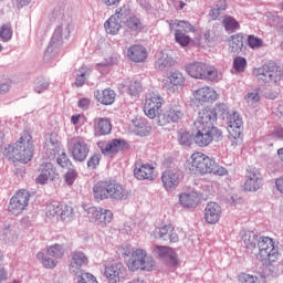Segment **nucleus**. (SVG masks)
I'll list each match as a JSON object with an SVG mask.
<instances>
[{"instance_id": "nucleus-51", "label": "nucleus", "mask_w": 283, "mask_h": 283, "mask_svg": "<svg viewBox=\"0 0 283 283\" xmlns=\"http://www.w3.org/2000/svg\"><path fill=\"white\" fill-rule=\"evenodd\" d=\"M60 156L56 158V163L57 165H60V167H62L63 169H66L67 167H72V161H70L67 159V155H65V151H63L62 149H60L59 153Z\"/></svg>"}, {"instance_id": "nucleus-46", "label": "nucleus", "mask_w": 283, "mask_h": 283, "mask_svg": "<svg viewBox=\"0 0 283 283\" xmlns=\"http://www.w3.org/2000/svg\"><path fill=\"white\" fill-rule=\"evenodd\" d=\"M128 94L130 96H138L143 92V83L138 80H133L128 83Z\"/></svg>"}, {"instance_id": "nucleus-47", "label": "nucleus", "mask_w": 283, "mask_h": 283, "mask_svg": "<svg viewBox=\"0 0 283 283\" xmlns=\"http://www.w3.org/2000/svg\"><path fill=\"white\" fill-rule=\"evenodd\" d=\"M61 205L62 203H52L48 207L46 216L48 218H61Z\"/></svg>"}, {"instance_id": "nucleus-1", "label": "nucleus", "mask_w": 283, "mask_h": 283, "mask_svg": "<svg viewBox=\"0 0 283 283\" xmlns=\"http://www.w3.org/2000/svg\"><path fill=\"white\" fill-rule=\"evenodd\" d=\"M53 17L57 23L53 36L46 51L44 52V60L50 61L59 53V48L63 45V39H70L71 32L74 30L72 24V17L65 12V9H54Z\"/></svg>"}, {"instance_id": "nucleus-30", "label": "nucleus", "mask_w": 283, "mask_h": 283, "mask_svg": "<svg viewBox=\"0 0 283 283\" xmlns=\"http://www.w3.org/2000/svg\"><path fill=\"white\" fill-rule=\"evenodd\" d=\"M94 96L97 103L102 105H112L116 101V93L113 90L105 88L103 91H95Z\"/></svg>"}, {"instance_id": "nucleus-64", "label": "nucleus", "mask_w": 283, "mask_h": 283, "mask_svg": "<svg viewBox=\"0 0 283 283\" xmlns=\"http://www.w3.org/2000/svg\"><path fill=\"white\" fill-rule=\"evenodd\" d=\"M272 136L275 138H279L280 140H283V128L282 127H275L272 130Z\"/></svg>"}, {"instance_id": "nucleus-18", "label": "nucleus", "mask_w": 283, "mask_h": 283, "mask_svg": "<svg viewBox=\"0 0 283 283\" xmlns=\"http://www.w3.org/2000/svg\"><path fill=\"white\" fill-rule=\"evenodd\" d=\"M70 145L72 146V156L77 163H83L90 154V146L83 138L75 137L71 139Z\"/></svg>"}, {"instance_id": "nucleus-21", "label": "nucleus", "mask_w": 283, "mask_h": 283, "mask_svg": "<svg viewBox=\"0 0 283 283\" xmlns=\"http://www.w3.org/2000/svg\"><path fill=\"white\" fill-rule=\"evenodd\" d=\"M90 264V259L83 251H73L71 253V262H70V271L74 273V275H80L81 269L83 266H87Z\"/></svg>"}, {"instance_id": "nucleus-54", "label": "nucleus", "mask_w": 283, "mask_h": 283, "mask_svg": "<svg viewBox=\"0 0 283 283\" xmlns=\"http://www.w3.org/2000/svg\"><path fill=\"white\" fill-rule=\"evenodd\" d=\"M245 102L250 105V107H258V103H260V94L258 92L248 93L245 96Z\"/></svg>"}, {"instance_id": "nucleus-56", "label": "nucleus", "mask_w": 283, "mask_h": 283, "mask_svg": "<svg viewBox=\"0 0 283 283\" xmlns=\"http://www.w3.org/2000/svg\"><path fill=\"white\" fill-rule=\"evenodd\" d=\"M233 67L237 72H244L247 69V59L239 56L233 61Z\"/></svg>"}, {"instance_id": "nucleus-55", "label": "nucleus", "mask_w": 283, "mask_h": 283, "mask_svg": "<svg viewBox=\"0 0 283 283\" xmlns=\"http://www.w3.org/2000/svg\"><path fill=\"white\" fill-rule=\"evenodd\" d=\"M227 10V1H222L221 4H217V8L212 9L210 12V17L213 21L220 17V12H224Z\"/></svg>"}, {"instance_id": "nucleus-26", "label": "nucleus", "mask_w": 283, "mask_h": 283, "mask_svg": "<svg viewBox=\"0 0 283 283\" xmlns=\"http://www.w3.org/2000/svg\"><path fill=\"white\" fill-rule=\"evenodd\" d=\"M126 143L123 139H113L108 142L105 146H102V154L104 156H108V158H112V156H115V154H118V151H123L126 147Z\"/></svg>"}, {"instance_id": "nucleus-62", "label": "nucleus", "mask_w": 283, "mask_h": 283, "mask_svg": "<svg viewBox=\"0 0 283 283\" xmlns=\"http://www.w3.org/2000/svg\"><path fill=\"white\" fill-rule=\"evenodd\" d=\"M90 103L91 101L87 97L80 98L77 102V107H80V109H90Z\"/></svg>"}, {"instance_id": "nucleus-9", "label": "nucleus", "mask_w": 283, "mask_h": 283, "mask_svg": "<svg viewBox=\"0 0 283 283\" xmlns=\"http://www.w3.org/2000/svg\"><path fill=\"white\" fill-rule=\"evenodd\" d=\"M170 32H175V41L181 48H187L191 42V38L187 35L189 32H196V27L185 20H170L169 21Z\"/></svg>"}, {"instance_id": "nucleus-4", "label": "nucleus", "mask_w": 283, "mask_h": 283, "mask_svg": "<svg viewBox=\"0 0 283 283\" xmlns=\"http://www.w3.org/2000/svg\"><path fill=\"white\" fill-rule=\"evenodd\" d=\"M4 155L8 156L10 160H18L24 165L30 163V160H32V156H34V144L32 143V135H30L28 132H24L18 142L14 143V145H9L4 149Z\"/></svg>"}, {"instance_id": "nucleus-49", "label": "nucleus", "mask_w": 283, "mask_h": 283, "mask_svg": "<svg viewBox=\"0 0 283 283\" xmlns=\"http://www.w3.org/2000/svg\"><path fill=\"white\" fill-rule=\"evenodd\" d=\"M49 87L50 83L43 78H39L34 82V92H36V94H43Z\"/></svg>"}, {"instance_id": "nucleus-60", "label": "nucleus", "mask_w": 283, "mask_h": 283, "mask_svg": "<svg viewBox=\"0 0 283 283\" xmlns=\"http://www.w3.org/2000/svg\"><path fill=\"white\" fill-rule=\"evenodd\" d=\"M13 8H18V10H21V8H25V6H30L32 3V0H11Z\"/></svg>"}, {"instance_id": "nucleus-2", "label": "nucleus", "mask_w": 283, "mask_h": 283, "mask_svg": "<svg viewBox=\"0 0 283 283\" xmlns=\"http://www.w3.org/2000/svg\"><path fill=\"white\" fill-rule=\"evenodd\" d=\"M242 240L248 251H253L258 244V259L263 262V264H271V262H275L280 259V248L272 238L261 237L258 239L254 231H247L242 235Z\"/></svg>"}, {"instance_id": "nucleus-36", "label": "nucleus", "mask_w": 283, "mask_h": 283, "mask_svg": "<svg viewBox=\"0 0 283 283\" xmlns=\"http://www.w3.org/2000/svg\"><path fill=\"white\" fill-rule=\"evenodd\" d=\"M46 147L51 156H56L61 151V143H59V135L56 133L46 136Z\"/></svg>"}, {"instance_id": "nucleus-3", "label": "nucleus", "mask_w": 283, "mask_h": 283, "mask_svg": "<svg viewBox=\"0 0 283 283\" xmlns=\"http://www.w3.org/2000/svg\"><path fill=\"white\" fill-rule=\"evenodd\" d=\"M186 169L195 176H205L206 174H213V176H227V168L218 165L216 160L202 153H195L186 163Z\"/></svg>"}, {"instance_id": "nucleus-28", "label": "nucleus", "mask_w": 283, "mask_h": 283, "mask_svg": "<svg viewBox=\"0 0 283 283\" xmlns=\"http://www.w3.org/2000/svg\"><path fill=\"white\" fill-rule=\"evenodd\" d=\"M127 56L135 63H143L147 59V51L140 44H134L128 48Z\"/></svg>"}, {"instance_id": "nucleus-5", "label": "nucleus", "mask_w": 283, "mask_h": 283, "mask_svg": "<svg viewBox=\"0 0 283 283\" xmlns=\"http://www.w3.org/2000/svg\"><path fill=\"white\" fill-rule=\"evenodd\" d=\"M93 196L97 202L101 200H128L129 191L117 181H99L93 187Z\"/></svg>"}, {"instance_id": "nucleus-13", "label": "nucleus", "mask_w": 283, "mask_h": 283, "mask_svg": "<svg viewBox=\"0 0 283 283\" xmlns=\"http://www.w3.org/2000/svg\"><path fill=\"white\" fill-rule=\"evenodd\" d=\"M163 103H165V101L160 94L154 92L148 93L144 103V114H146L148 118H156V116L158 117Z\"/></svg>"}, {"instance_id": "nucleus-15", "label": "nucleus", "mask_w": 283, "mask_h": 283, "mask_svg": "<svg viewBox=\"0 0 283 283\" xmlns=\"http://www.w3.org/2000/svg\"><path fill=\"white\" fill-rule=\"evenodd\" d=\"M87 218L91 222H96L97 224H102V227H107V224L112 222L114 213L112 210H107L105 208L91 207L87 210Z\"/></svg>"}, {"instance_id": "nucleus-34", "label": "nucleus", "mask_w": 283, "mask_h": 283, "mask_svg": "<svg viewBox=\"0 0 283 283\" xmlns=\"http://www.w3.org/2000/svg\"><path fill=\"white\" fill-rule=\"evenodd\" d=\"M135 178L137 180H153L154 178V167L150 165H142L139 168L136 167L134 170Z\"/></svg>"}, {"instance_id": "nucleus-11", "label": "nucleus", "mask_w": 283, "mask_h": 283, "mask_svg": "<svg viewBox=\"0 0 283 283\" xmlns=\"http://www.w3.org/2000/svg\"><path fill=\"white\" fill-rule=\"evenodd\" d=\"M30 192L25 189L19 190L11 199L8 211L11 216H21L28 209Z\"/></svg>"}, {"instance_id": "nucleus-31", "label": "nucleus", "mask_w": 283, "mask_h": 283, "mask_svg": "<svg viewBox=\"0 0 283 283\" xmlns=\"http://www.w3.org/2000/svg\"><path fill=\"white\" fill-rule=\"evenodd\" d=\"M176 63L174 57L169 55L167 51H161L157 55V60L155 62L156 70H169V67H172V65Z\"/></svg>"}, {"instance_id": "nucleus-29", "label": "nucleus", "mask_w": 283, "mask_h": 283, "mask_svg": "<svg viewBox=\"0 0 283 283\" xmlns=\"http://www.w3.org/2000/svg\"><path fill=\"white\" fill-rule=\"evenodd\" d=\"M124 27L128 32H133V34H138L143 32L145 24H143V19L138 15H130L124 21Z\"/></svg>"}, {"instance_id": "nucleus-44", "label": "nucleus", "mask_w": 283, "mask_h": 283, "mask_svg": "<svg viewBox=\"0 0 283 283\" xmlns=\"http://www.w3.org/2000/svg\"><path fill=\"white\" fill-rule=\"evenodd\" d=\"M46 253L50 258H54V260H61L65 255V248L61 244H53L48 248Z\"/></svg>"}, {"instance_id": "nucleus-39", "label": "nucleus", "mask_w": 283, "mask_h": 283, "mask_svg": "<svg viewBox=\"0 0 283 283\" xmlns=\"http://www.w3.org/2000/svg\"><path fill=\"white\" fill-rule=\"evenodd\" d=\"M129 129L137 136H145L146 134H149V130H147V126H145V123H143L142 119H133L129 124Z\"/></svg>"}, {"instance_id": "nucleus-53", "label": "nucleus", "mask_w": 283, "mask_h": 283, "mask_svg": "<svg viewBox=\"0 0 283 283\" xmlns=\"http://www.w3.org/2000/svg\"><path fill=\"white\" fill-rule=\"evenodd\" d=\"M76 178H78V172L76 169H69L67 172L64 175V180L69 187H72L74 185Z\"/></svg>"}, {"instance_id": "nucleus-12", "label": "nucleus", "mask_w": 283, "mask_h": 283, "mask_svg": "<svg viewBox=\"0 0 283 283\" xmlns=\"http://www.w3.org/2000/svg\"><path fill=\"white\" fill-rule=\"evenodd\" d=\"M182 118H185L182 106L180 104H171L165 113L158 114L156 122L160 127H164L169 123H180Z\"/></svg>"}, {"instance_id": "nucleus-25", "label": "nucleus", "mask_w": 283, "mask_h": 283, "mask_svg": "<svg viewBox=\"0 0 283 283\" xmlns=\"http://www.w3.org/2000/svg\"><path fill=\"white\" fill-rule=\"evenodd\" d=\"M39 176L35 179L38 185H46L56 178V169H54V165L52 163H44L39 168Z\"/></svg>"}, {"instance_id": "nucleus-42", "label": "nucleus", "mask_w": 283, "mask_h": 283, "mask_svg": "<svg viewBox=\"0 0 283 283\" xmlns=\"http://www.w3.org/2000/svg\"><path fill=\"white\" fill-rule=\"evenodd\" d=\"M36 260H39L44 269H56L59 261L50 256H45L43 252H38Z\"/></svg>"}, {"instance_id": "nucleus-10", "label": "nucleus", "mask_w": 283, "mask_h": 283, "mask_svg": "<svg viewBox=\"0 0 283 283\" xmlns=\"http://www.w3.org/2000/svg\"><path fill=\"white\" fill-rule=\"evenodd\" d=\"M193 140L198 147H209L211 143L222 140V130L218 127H195Z\"/></svg>"}, {"instance_id": "nucleus-33", "label": "nucleus", "mask_w": 283, "mask_h": 283, "mask_svg": "<svg viewBox=\"0 0 283 283\" xmlns=\"http://www.w3.org/2000/svg\"><path fill=\"white\" fill-rule=\"evenodd\" d=\"M244 48V35L242 33L234 34L229 38V52L231 54H240Z\"/></svg>"}, {"instance_id": "nucleus-27", "label": "nucleus", "mask_w": 283, "mask_h": 283, "mask_svg": "<svg viewBox=\"0 0 283 283\" xmlns=\"http://www.w3.org/2000/svg\"><path fill=\"white\" fill-rule=\"evenodd\" d=\"M179 202L184 209H193L200 205V195L198 192H184L179 196Z\"/></svg>"}, {"instance_id": "nucleus-38", "label": "nucleus", "mask_w": 283, "mask_h": 283, "mask_svg": "<svg viewBox=\"0 0 283 283\" xmlns=\"http://www.w3.org/2000/svg\"><path fill=\"white\" fill-rule=\"evenodd\" d=\"M154 254L157 255V258H168L176 264V253L174 252V249L169 247H163L157 245L153 250Z\"/></svg>"}, {"instance_id": "nucleus-37", "label": "nucleus", "mask_w": 283, "mask_h": 283, "mask_svg": "<svg viewBox=\"0 0 283 283\" xmlns=\"http://www.w3.org/2000/svg\"><path fill=\"white\" fill-rule=\"evenodd\" d=\"M104 28L107 34L115 36V34H118L123 25L120 24V20L116 19L114 15H111L104 23Z\"/></svg>"}, {"instance_id": "nucleus-17", "label": "nucleus", "mask_w": 283, "mask_h": 283, "mask_svg": "<svg viewBox=\"0 0 283 283\" xmlns=\"http://www.w3.org/2000/svg\"><path fill=\"white\" fill-rule=\"evenodd\" d=\"M262 185L260 170L254 167H249L245 172V181L243 184L244 191H258Z\"/></svg>"}, {"instance_id": "nucleus-57", "label": "nucleus", "mask_w": 283, "mask_h": 283, "mask_svg": "<svg viewBox=\"0 0 283 283\" xmlns=\"http://www.w3.org/2000/svg\"><path fill=\"white\" fill-rule=\"evenodd\" d=\"M240 283H260V280L255 275H251L248 273H241L239 275Z\"/></svg>"}, {"instance_id": "nucleus-14", "label": "nucleus", "mask_w": 283, "mask_h": 283, "mask_svg": "<svg viewBox=\"0 0 283 283\" xmlns=\"http://www.w3.org/2000/svg\"><path fill=\"white\" fill-rule=\"evenodd\" d=\"M228 133L234 140H242V132L244 130V122L240 113H229L227 116Z\"/></svg>"}, {"instance_id": "nucleus-41", "label": "nucleus", "mask_w": 283, "mask_h": 283, "mask_svg": "<svg viewBox=\"0 0 283 283\" xmlns=\"http://www.w3.org/2000/svg\"><path fill=\"white\" fill-rule=\"evenodd\" d=\"M174 231V227L171 224L164 226L161 228H156L153 232L151 235L154 238H159L160 240H169V234Z\"/></svg>"}, {"instance_id": "nucleus-61", "label": "nucleus", "mask_w": 283, "mask_h": 283, "mask_svg": "<svg viewBox=\"0 0 283 283\" xmlns=\"http://www.w3.org/2000/svg\"><path fill=\"white\" fill-rule=\"evenodd\" d=\"M13 8H18V10H21V8H25V6H30L32 3V0H11Z\"/></svg>"}, {"instance_id": "nucleus-40", "label": "nucleus", "mask_w": 283, "mask_h": 283, "mask_svg": "<svg viewBox=\"0 0 283 283\" xmlns=\"http://www.w3.org/2000/svg\"><path fill=\"white\" fill-rule=\"evenodd\" d=\"M120 23L123 21H127L129 17H132V8H129V4H123L122 7H118L115 10V13L113 14Z\"/></svg>"}, {"instance_id": "nucleus-45", "label": "nucleus", "mask_w": 283, "mask_h": 283, "mask_svg": "<svg viewBox=\"0 0 283 283\" xmlns=\"http://www.w3.org/2000/svg\"><path fill=\"white\" fill-rule=\"evenodd\" d=\"M97 130L102 136H105L112 132V124L107 118H99L97 120Z\"/></svg>"}, {"instance_id": "nucleus-59", "label": "nucleus", "mask_w": 283, "mask_h": 283, "mask_svg": "<svg viewBox=\"0 0 283 283\" xmlns=\"http://www.w3.org/2000/svg\"><path fill=\"white\" fill-rule=\"evenodd\" d=\"M99 164L101 157L98 155H93L87 161V167L90 169H96V167H98Z\"/></svg>"}, {"instance_id": "nucleus-19", "label": "nucleus", "mask_w": 283, "mask_h": 283, "mask_svg": "<svg viewBox=\"0 0 283 283\" xmlns=\"http://www.w3.org/2000/svg\"><path fill=\"white\" fill-rule=\"evenodd\" d=\"M218 120V114L213 108L206 107L199 111L195 127H216L213 123Z\"/></svg>"}, {"instance_id": "nucleus-35", "label": "nucleus", "mask_w": 283, "mask_h": 283, "mask_svg": "<svg viewBox=\"0 0 283 283\" xmlns=\"http://www.w3.org/2000/svg\"><path fill=\"white\" fill-rule=\"evenodd\" d=\"M92 74V66L83 64L76 72L75 85L83 87Z\"/></svg>"}, {"instance_id": "nucleus-22", "label": "nucleus", "mask_w": 283, "mask_h": 283, "mask_svg": "<svg viewBox=\"0 0 283 283\" xmlns=\"http://www.w3.org/2000/svg\"><path fill=\"white\" fill-rule=\"evenodd\" d=\"M185 83V76L178 71L170 72L163 81V85L167 92L174 94Z\"/></svg>"}, {"instance_id": "nucleus-58", "label": "nucleus", "mask_w": 283, "mask_h": 283, "mask_svg": "<svg viewBox=\"0 0 283 283\" xmlns=\"http://www.w3.org/2000/svg\"><path fill=\"white\" fill-rule=\"evenodd\" d=\"M179 143L185 147H189L191 145V135L187 132L179 133Z\"/></svg>"}, {"instance_id": "nucleus-32", "label": "nucleus", "mask_w": 283, "mask_h": 283, "mask_svg": "<svg viewBox=\"0 0 283 283\" xmlns=\"http://www.w3.org/2000/svg\"><path fill=\"white\" fill-rule=\"evenodd\" d=\"M0 235L3 240H7V242H17V240H19L17 229H14L10 222H3L0 224Z\"/></svg>"}, {"instance_id": "nucleus-24", "label": "nucleus", "mask_w": 283, "mask_h": 283, "mask_svg": "<svg viewBox=\"0 0 283 283\" xmlns=\"http://www.w3.org/2000/svg\"><path fill=\"white\" fill-rule=\"evenodd\" d=\"M192 96L195 101H198L200 104L214 103V101H218V93L209 86H202L193 91Z\"/></svg>"}, {"instance_id": "nucleus-63", "label": "nucleus", "mask_w": 283, "mask_h": 283, "mask_svg": "<svg viewBox=\"0 0 283 283\" xmlns=\"http://www.w3.org/2000/svg\"><path fill=\"white\" fill-rule=\"evenodd\" d=\"M134 251H136V249L132 248L130 245H125V247L122 249V255H123V258H128V259H130V258H132V254L134 253Z\"/></svg>"}, {"instance_id": "nucleus-7", "label": "nucleus", "mask_w": 283, "mask_h": 283, "mask_svg": "<svg viewBox=\"0 0 283 283\" xmlns=\"http://www.w3.org/2000/svg\"><path fill=\"white\" fill-rule=\"evenodd\" d=\"M129 271H153L156 266V261L153 256L147 255L144 249L133 250L132 256L126 261Z\"/></svg>"}, {"instance_id": "nucleus-8", "label": "nucleus", "mask_w": 283, "mask_h": 283, "mask_svg": "<svg viewBox=\"0 0 283 283\" xmlns=\"http://www.w3.org/2000/svg\"><path fill=\"white\" fill-rule=\"evenodd\" d=\"M186 72L192 78H206L207 81H220L221 78L217 67L202 62H195L186 65Z\"/></svg>"}, {"instance_id": "nucleus-43", "label": "nucleus", "mask_w": 283, "mask_h": 283, "mask_svg": "<svg viewBox=\"0 0 283 283\" xmlns=\"http://www.w3.org/2000/svg\"><path fill=\"white\" fill-rule=\"evenodd\" d=\"M222 23L227 32H237V30H240V22L231 15H226Z\"/></svg>"}, {"instance_id": "nucleus-50", "label": "nucleus", "mask_w": 283, "mask_h": 283, "mask_svg": "<svg viewBox=\"0 0 283 283\" xmlns=\"http://www.w3.org/2000/svg\"><path fill=\"white\" fill-rule=\"evenodd\" d=\"M74 216V209L71 206L61 205L60 218L61 220H71Z\"/></svg>"}, {"instance_id": "nucleus-23", "label": "nucleus", "mask_w": 283, "mask_h": 283, "mask_svg": "<svg viewBox=\"0 0 283 283\" xmlns=\"http://www.w3.org/2000/svg\"><path fill=\"white\" fill-rule=\"evenodd\" d=\"M222 218V207L217 202L210 201L205 209V220L208 224H218Z\"/></svg>"}, {"instance_id": "nucleus-16", "label": "nucleus", "mask_w": 283, "mask_h": 283, "mask_svg": "<svg viewBox=\"0 0 283 283\" xmlns=\"http://www.w3.org/2000/svg\"><path fill=\"white\" fill-rule=\"evenodd\" d=\"M181 180L182 172L178 169H168L161 174V182L166 191H174Z\"/></svg>"}, {"instance_id": "nucleus-52", "label": "nucleus", "mask_w": 283, "mask_h": 283, "mask_svg": "<svg viewBox=\"0 0 283 283\" xmlns=\"http://www.w3.org/2000/svg\"><path fill=\"white\" fill-rule=\"evenodd\" d=\"M248 45L252 50H258V49L262 48V45H264V41H262V39H260L255 35H249L248 36Z\"/></svg>"}, {"instance_id": "nucleus-6", "label": "nucleus", "mask_w": 283, "mask_h": 283, "mask_svg": "<svg viewBox=\"0 0 283 283\" xmlns=\"http://www.w3.org/2000/svg\"><path fill=\"white\" fill-rule=\"evenodd\" d=\"M253 76L264 87H277L282 83L283 70L275 62H265L261 67L253 70Z\"/></svg>"}, {"instance_id": "nucleus-20", "label": "nucleus", "mask_w": 283, "mask_h": 283, "mask_svg": "<svg viewBox=\"0 0 283 283\" xmlns=\"http://www.w3.org/2000/svg\"><path fill=\"white\" fill-rule=\"evenodd\" d=\"M104 276L111 283H118L123 277H125V266L123 263H113L105 265Z\"/></svg>"}, {"instance_id": "nucleus-48", "label": "nucleus", "mask_w": 283, "mask_h": 283, "mask_svg": "<svg viewBox=\"0 0 283 283\" xmlns=\"http://www.w3.org/2000/svg\"><path fill=\"white\" fill-rule=\"evenodd\" d=\"M0 39L3 43L12 40V28L8 24H4L0 28Z\"/></svg>"}]
</instances>
